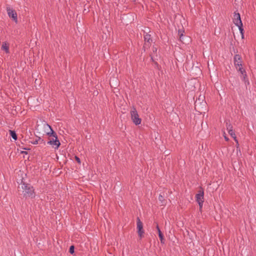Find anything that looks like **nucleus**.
I'll list each match as a JSON object with an SVG mask.
<instances>
[{
    "mask_svg": "<svg viewBox=\"0 0 256 256\" xmlns=\"http://www.w3.org/2000/svg\"><path fill=\"white\" fill-rule=\"evenodd\" d=\"M23 190L22 192L24 196L26 198H33L34 196V189L32 186L29 184H24L22 186Z\"/></svg>",
    "mask_w": 256,
    "mask_h": 256,
    "instance_id": "1",
    "label": "nucleus"
},
{
    "mask_svg": "<svg viewBox=\"0 0 256 256\" xmlns=\"http://www.w3.org/2000/svg\"><path fill=\"white\" fill-rule=\"evenodd\" d=\"M130 116L132 122L136 125H139L141 124L142 120L140 118L136 108H134L133 110L130 111Z\"/></svg>",
    "mask_w": 256,
    "mask_h": 256,
    "instance_id": "2",
    "label": "nucleus"
},
{
    "mask_svg": "<svg viewBox=\"0 0 256 256\" xmlns=\"http://www.w3.org/2000/svg\"><path fill=\"white\" fill-rule=\"evenodd\" d=\"M42 127L44 130V133L50 136L56 135V132L54 131L52 127L46 122L42 124Z\"/></svg>",
    "mask_w": 256,
    "mask_h": 256,
    "instance_id": "3",
    "label": "nucleus"
},
{
    "mask_svg": "<svg viewBox=\"0 0 256 256\" xmlns=\"http://www.w3.org/2000/svg\"><path fill=\"white\" fill-rule=\"evenodd\" d=\"M196 200L198 204L200 210L202 208L204 202V192L202 190H200L196 196Z\"/></svg>",
    "mask_w": 256,
    "mask_h": 256,
    "instance_id": "4",
    "label": "nucleus"
},
{
    "mask_svg": "<svg viewBox=\"0 0 256 256\" xmlns=\"http://www.w3.org/2000/svg\"><path fill=\"white\" fill-rule=\"evenodd\" d=\"M52 136H53L54 138L52 140H48L47 142V144L52 146L54 148V149H58L60 144V143L58 138L56 134V135Z\"/></svg>",
    "mask_w": 256,
    "mask_h": 256,
    "instance_id": "5",
    "label": "nucleus"
},
{
    "mask_svg": "<svg viewBox=\"0 0 256 256\" xmlns=\"http://www.w3.org/2000/svg\"><path fill=\"white\" fill-rule=\"evenodd\" d=\"M136 226L138 235L141 238L144 236V230H143V224L139 218L136 219Z\"/></svg>",
    "mask_w": 256,
    "mask_h": 256,
    "instance_id": "6",
    "label": "nucleus"
},
{
    "mask_svg": "<svg viewBox=\"0 0 256 256\" xmlns=\"http://www.w3.org/2000/svg\"><path fill=\"white\" fill-rule=\"evenodd\" d=\"M6 11L8 16L16 23L18 22V15L16 11L10 7L6 8Z\"/></svg>",
    "mask_w": 256,
    "mask_h": 256,
    "instance_id": "7",
    "label": "nucleus"
},
{
    "mask_svg": "<svg viewBox=\"0 0 256 256\" xmlns=\"http://www.w3.org/2000/svg\"><path fill=\"white\" fill-rule=\"evenodd\" d=\"M233 22L236 26H242V24L240 19V14L239 13L234 12Z\"/></svg>",
    "mask_w": 256,
    "mask_h": 256,
    "instance_id": "8",
    "label": "nucleus"
},
{
    "mask_svg": "<svg viewBox=\"0 0 256 256\" xmlns=\"http://www.w3.org/2000/svg\"><path fill=\"white\" fill-rule=\"evenodd\" d=\"M234 64L236 68L242 66V58L240 55L236 54L234 57Z\"/></svg>",
    "mask_w": 256,
    "mask_h": 256,
    "instance_id": "9",
    "label": "nucleus"
},
{
    "mask_svg": "<svg viewBox=\"0 0 256 256\" xmlns=\"http://www.w3.org/2000/svg\"><path fill=\"white\" fill-rule=\"evenodd\" d=\"M145 43L144 44V48H145L146 46H149L150 42L152 41L151 36L150 34H146L144 36Z\"/></svg>",
    "mask_w": 256,
    "mask_h": 256,
    "instance_id": "10",
    "label": "nucleus"
},
{
    "mask_svg": "<svg viewBox=\"0 0 256 256\" xmlns=\"http://www.w3.org/2000/svg\"><path fill=\"white\" fill-rule=\"evenodd\" d=\"M236 68L238 69V71L240 72V74L242 75L243 80H246L247 75L245 70H244L242 68V66L240 67L239 66L238 67V68Z\"/></svg>",
    "mask_w": 256,
    "mask_h": 256,
    "instance_id": "11",
    "label": "nucleus"
},
{
    "mask_svg": "<svg viewBox=\"0 0 256 256\" xmlns=\"http://www.w3.org/2000/svg\"><path fill=\"white\" fill-rule=\"evenodd\" d=\"M2 49L4 50L6 54L9 53V46L6 42H4L2 43Z\"/></svg>",
    "mask_w": 256,
    "mask_h": 256,
    "instance_id": "12",
    "label": "nucleus"
},
{
    "mask_svg": "<svg viewBox=\"0 0 256 256\" xmlns=\"http://www.w3.org/2000/svg\"><path fill=\"white\" fill-rule=\"evenodd\" d=\"M229 134L234 138L236 143H238V140L236 138L234 132L233 130H230L228 132Z\"/></svg>",
    "mask_w": 256,
    "mask_h": 256,
    "instance_id": "13",
    "label": "nucleus"
},
{
    "mask_svg": "<svg viewBox=\"0 0 256 256\" xmlns=\"http://www.w3.org/2000/svg\"><path fill=\"white\" fill-rule=\"evenodd\" d=\"M10 136L12 137V138L14 140H17V135L14 131L10 130Z\"/></svg>",
    "mask_w": 256,
    "mask_h": 256,
    "instance_id": "14",
    "label": "nucleus"
},
{
    "mask_svg": "<svg viewBox=\"0 0 256 256\" xmlns=\"http://www.w3.org/2000/svg\"><path fill=\"white\" fill-rule=\"evenodd\" d=\"M158 236L160 240V242L162 243H164V236L160 230H158Z\"/></svg>",
    "mask_w": 256,
    "mask_h": 256,
    "instance_id": "15",
    "label": "nucleus"
},
{
    "mask_svg": "<svg viewBox=\"0 0 256 256\" xmlns=\"http://www.w3.org/2000/svg\"><path fill=\"white\" fill-rule=\"evenodd\" d=\"M44 142V140L40 138H38V140H35L32 143L33 144H38V143H42Z\"/></svg>",
    "mask_w": 256,
    "mask_h": 256,
    "instance_id": "16",
    "label": "nucleus"
},
{
    "mask_svg": "<svg viewBox=\"0 0 256 256\" xmlns=\"http://www.w3.org/2000/svg\"><path fill=\"white\" fill-rule=\"evenodd\" d=\"M226 128H227V130H228V132L230 130H232V124L230 122H226Z\"/></svg>",
    "mask_w": 256,
    "mask_h": 256,
    "instance_id": "17",
    "label": "nucleus"
},
{
    "mask_svg": "<svg viewBox=\"0 0 256 256\" xmlns=\"http://www.w3.org/2000/svg\"><path fill=\"white\" fill-rule=\"evenodd\" d=\"M158 200H159L161 202L162 204L164 205V197L161 194H160L159 196Z\"/></svg>",
    "mask_w": 256,
    "mask_h": 256,
    "instance_id": "18",
    "label": "nucleus"
},
{
    "mask_svg": "<svg viewBox=\"0 0 256 256\" xmlns=\"http://www.w3.org/2000/svg\"><path fill=\"white\" fill-rule=\"evenodd\" d=\"M238 28V29L240 31V32L241 33L242 35V38H244V34H243V28H242V26H237Z\"/></svg>",
    "mask_w": 256,
    "mask_h": 256,
    "instance_id": "19",
    "label": "nucleus"
},
{
    "mask_svg": "<svg viewBox=\"0 0 256 256\" xmlns=\"http://www.w3.org/2000/svg\"><path fill=\"white\" fill-rule=\"evenodd\" d=\"M74 246H70V252L71 254H73L74 253Z\"/></svg>",
    "mask_w": 256,
    "mask_h": 256,
    "instance_id": "20",
    "label": "nucleus"
},
{
    "mask_svg": "<svg viewBox=\"0 0 256 256\" xmlns=\"http://www.w3.org/2000/svg\"><path fill=\"white\" fill-rule=\"evenodd\" d=\"M223 136H224V140L226 141H228L229 140L228 138L226 136V132H224L223 133Z\"/></svg>",
    "mask_w": 256,
    "mask_h": 256,
    "instance_id": "21",
    "label": "nucleus"
},
{
    "mask_svg": "<svg viewBox=\"0 0 256 256\" xmlns=\"http://www.w3.org/2000/svg\"><path fill=\"white\" fill-rule=\"evenodd\" d=\"M76 158V162L78 163V164H80V158L78 157V156H76L75 157Z\"/></svg>",
    "mask_w": 256,
    "mask_h": 256,
    "instance_id": "22",
    "label": "nucleus"
},
{
    "mask_svg": "<svg viewBox=\"0 0 256 256\" xmlns=\"http://www.w3.org/2000/svg\"><path fill=\"white\" fill-rule=\"evenodd\" d=\"M157 52V48H153V52L154 53H156Z\"/></svg>",
    "mask_w": 256,
    "mask_h": 256,
    "instance_id": "23",
    "label": "nucleus"
},
{
    "mask_svg": "<svg viewBox=\"0 0 256 256\" xmlns=\"http://www.w3.org/2000/svg\"><path fill=\"white\" fill-rule=\"evenodd\" d=\"M236 148L238 150V146H239L238 142V143H236Z\"/></svg>",
    "mask_w": 256,
    "mask_h": 256,
    "instance_id": "24",
    "label": "nucleus"
},
{
    "mask_svg": "<svg viewBox=\"0 0 256 256\" xmlns=\"http://www.w3.org/2000/svg\"><path fill=\"white\" fill-rule=\"evenodd\" d=\"M156 228H157L158 232V230H160L158 224H157V226H156Z\"/></svg>",
    "mask_w": 256,
    "mask_h": 256,
    "instance_id": "25",
    "label": "nucleus"
},
{
    "mask_svg": "<svg viewBox=\"0 0 256 256\" xmlns=\"http://www.w3.org/2000/svg\"><path fill=\"white\" fill-rule=\"evenodd\" d=\"M182 34L181 36H180V39L182 38Z\"/></svg>",
    "mask_w": 256,
    "mask_h": 256,
    "instance_id": "26",
    "label": "nucleus"
},
{
    "mask_svg": "<svg viewBox=\"0 0 256 256\" xmlns=\"http://www.w3.org/2000/svg\"><path fill=\"white\" fill-rule=\"evenodd\" d=\"M197 105V102H196V106Z\"/></svg>",
    "mask_w": 256,
    "mask_h": 256,
    "instance_id": "27",
    "label": "nucleus"
}]
</instances>
